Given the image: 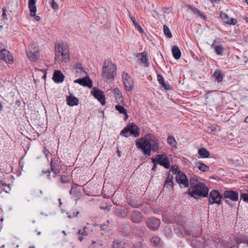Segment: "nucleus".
<instances>
[{"label": "nucleus", "mask_w": 248, "mask_h": 248, "mask_svg": "<svg viewBox=\"0 0 248 248\" xmlns=\"http://www.w3.org/2000/svg\"><path fill=\"white\" fill-rule=\"evenodd\" d=\"M136 145L145 155H150L151 151L155 153L159 151V140L152 134L146 135L144 139H137Z\"/></svg>", "instance_id": "nucleus-1"}, {"label": "nucleus", "mask_w": 248, "mask_h": 248, "mask_svg": "<svg viewBox=\"0 0 248 248\" xmlns=\"http://www.w3.org/2000/svg\"><path fill=\"white\" fill-rule=\"evenodd\" d=\"M186 218L183 217H180L174 227L175 232L183 237H186L187 239H190L191 236L194 238L200 237L201 234V230H199L197 232H195L194 230L189 232L186 229Z\"/></svg>", "instance_id": "nucleus-2"}, {"label": "nucleus", "mask_w": 248, "mask_h": 248, "mask_svg": "<svg viewBox=\"0 0 248 248\" xmlns=\"http://www.w3.org/2000/svg\"><path fill=\"white\" fill-rule=\"evenodd\" d=\"M55 60L58 62H67L70 58L69 49L68 45L60 43L55 45Z\"/></svg>", "instance_id": "nucleus-3"}, {"label": "nucleus", "mask_w": 248, "mask_h": 248, "mask_svg": "<svg viewBox=\"0 0 248 248\" xmlns=\"http://www.w3.org/2000/svg\"><path fill=\"white\" fill-rule=\"evenodd\" d=\"M116 66L111 61L105 60L103 63L102 76L108 79H112L116 75Z\"/></svg>", "instance_id": "nucleus-4"}, {"label": "nucleus", "mask_w": 248, "mask_h": 248, "mask_svg": "<svg viewBox=\"0 0 248 248\" xmlns=\"http://www.w3.org/2000/svg\"><path fill=\"white\" fill-rule=\"evenodd\" d=\"M192 191L189 190V193L191 197L198 199L199 197H206L208 195V189L203 184L198 183L193 186Z\"/></svg>", "instance_id": "nucleus-5"}, {"label": "nucleus", "mask_w": 248, "mask_h": 248, "mask_svg": "<svg viewBox=\"0 0 248 248\" xmlns=\"http://www.w3.org/2000/svg\"><path fill=\"white\" fill-rule=\"evenodd\" d=\"M27 56L30 61L35 62L39 58V48L37 44H30L26 50Z\"/></svg>", "instance_id": "nucleus-6"}, {"label": "nucleus", "mask_w": 248, "mask_h": 248, "mask_svg": "<svg viewBox=\"0 0 248 248\" xmlns=\"http://www.w3.org/2000/svg\"><path fill=\"white\" fill-rule=\"evenodd\" d=\"M153 163L163 166L165 169H169L170 167V162L167 156L164 154H158L155 156V158H152Z\"/></svg>", "instance_id": "nucleus-7"}, {"label": "nucleus", "mask_w": 248, "mask_h": 248, "mask_svg": "<svg viewBox=\"0 0 248 248\" xmlns=\"http://www.w3.org/2000/svg\"><path fill=\"white\" fill-rule=\"evenodd\" d=\"M222 196L219 191L216 190H212L209 194L208 201L209 204L216 203L220 205L221 203Z\"/></svg>", "instance_id": "nucleus-8"}, {"label": "nucleus", "mask_w": 248, "mask_h": 248, "mask_svg": "<svg viewBox=\"0 0 248 248\" xmlns=\"http://www.w3.org/2000/svg\"><path fill=\"white\" fill-rule=\"evenodd\" d=\"M160 220L155 217H149L146 221L147 227L152 231L157 230L160 226Z\"/></svg>", "instance_id": "nucleus-9"}, {"label": "nucleus", "mask_w": 248, "mask_h": 248, "mask_svg": "<svg viewBox=\"0 0 248 248\" xmlns=\"http://www.w3.org/2000/svg\"><path fill=\"white\" fill-rule=\"evenodd\" d=\"M91 93L102 105H104L105 104V96L103 92L101 90L97 88L96 87H94L92 90Z\"/></svg>", "instance_id": "nucleus-10"}, {"label": "nucleus", "mask_w": 248, "mask_h": 248, "mask_svg": "<svg viewBox=\"0 0 248 248\" xmlns=\"http://www.w3.org/2000/svg\"><path fill=\"white\" fill-rule=\"evenodd\" d=\"M123 79L125 88L127 91H131L134 87V81L127 73H124Z\"/></svg>", "instance_id": "nucleus-11"}, {"label": "nucleus", "mask_w": 248, "mask_h": 248, "mask_svg": "<svg viewBox=\"0 0 248 248\" xmlns=\"http://www.w3.org/2000/svg\"><path fill=\"white\" fill-rule=\"evenodd\" d=\"M175 178L176 182L179 184L181 186H183L185 188L189 186L188 179L185 173L181 172L180 171H178Z\"/></svg>", "instance_id": "nucleus-12"}, {"label": "nucleus", "mask_w": 248, "mask_h": 248, "mask_svg": "<svg viewBox=\"0 0 248 248\" xmlns=\"http://www.w3.org/2000/svg\"><path fill=\"white\" fill-rule=\"evenodd\" d=\"M0 60L8 63H12L14 62L13 56L9 51L4 48L0 49Z\"/></svg>", "instance_id": "nucleus-13"}, {"label": "nucleus", "mask_w": 248, "mask_h": 248, "mask_svg": "<svg viewBox=\"0 0 248 248\" xmlns=\"http://www.w3.org/2000/svg\"><path fill=\"white\" fill-rule=\"evenodd\" d=\"M37 0H29L28 7L30 9V16L34 17L36 21H40L41 18L39 16L36 15Z\"/></svg>", "instance_id": "nucleus-14"}, {"label": "nucleus", "mask_w": 248, "mask_h": 248, "mask_svg": "<svg viewBox=\"0 0 248 248\" xmlns=\"http://www.w3.org/2000/svg\"><path fill=\"white\" fill-rule=\"evenodd\" d=\"M204 240L205 241L203 248H217L218 242L211 236H204Z\"/></svg>", "instance_id": "nucleus-15"}, {"label": "nucleus", "mask_w": 248, "mask_h": 248, "mask_svg": "<svg viewBox=\"0 0 248 248\" xmlns=\"http://www.w3.org/2000/svg\"><path fill=\"white\" fill-rule=\"evenodd\" d=\"M62 170V165L58 158H53L50 163V170L54 173H59Z\"/></svg>", "instance_id": "nucleus-16"}, {"label": "nucleus", "mask_w": 248, "mask_h": 248, "mask_svg": "<svg viewBox=\"0 0 248 248\" xmlns=\"http://www.w3.org/2000/svg\"><path fill=\"white\" fill-rule=\"evenodd\" d=\"M136 56L140 61V64L143 65L144 67H147L150 65L148 61L147 53L146 52H142L141 53H138Z\"/></svg>", "instance_id": "nucleus-17"}, {"label": "nucleus", "mask_w": 248, "mask_h": 248, "mask_svg": "<svg viewBox=\"0 0 248 248\" xmlns=\"http://www.w3.org/2000/svg\"><path fill=\"white\" fill-rule=\"evenodd\" d=\"M220 245L222 248H237V246L235 236L230 238L227 240L222 241Z\"/></svg>", "instance_id": "nucleus-18"}, {"label": "nucleus", "mask_w": 248, "mask_h": 248, "mask_svg": "<svg viewBox=\"0 0 248 248\" xmlns=\"http://www.w3.org/2000/svg\"><path fill=\"white\" fill-rule=\"evenodd\" d=\"M74 82L76 83H78L83 86L88 87L90 88H92L93 86V82L88 76L82 78L76 79Z\"/></svg>", "instance_id": "nucleus-19"}, {"label": "nucleus", "mask_w": 248, "mask_h": 248, "mask_svg": "<svg viewBox=\"0 0 248 248\" xmlns=\"http://www.w3.org/2000/svg\"><path fill=\"white\" fill-rule=\"evenodd\" d=\"M127 126L131 135H132L135 138L140 136V129L136 124L132 123L129 124Z\"/></svg>", "instance_id": "nucleus-20"}, {"label": "nucleus", "mask_w": 248, "mask_h": 248, "mask_svg": "<svg viewBox=\"0 0 248 248\" xmlns=\"http://www.w3.org/2000/svg\"><path fill=\"white\" fill-rule=\"evenodd\" d=\"M225 198H229L233 201H237L238 200V192L233 190H226L224 192Z\"/></svg>", "instance_id": "nucleus-21"}, {"label": "nucleus", "mask_w": 248, "mask_h": 248, "mask_svg": "<svg viewBox=\"0 0 248 248\" xmlns=\"http://www.w3.org/2000/svg\"><path fill=\"white\" fill-rule=\"evenodd\" d=\"M131 220L135 223H139L141 222L143 216L142 214L138 211H134L130 216Z\"/></svg>", "instance_id": "nucleus-22"}, {"label": "nucleus", "mask_w": 248, "mask_h": 248, "mask_svg": "<svg viewBox=\"0 0 248 248\" xmlns=\"http://www.w3.org/2000/svg\"><path fill=\"white\" fill-rule=\"evenodd\" d=\"M220 17L225 23L233 25L237 23V20L236 19L233 18H230L228 15L224 12H221L220 13Z\"/></svg>", "instance_id": "nucleus-23"}, {"label": "nucleus", "mask_w": 248, "mask_h": 248, "mask_svg": "<svg viewBox=\"0 0 248 248\" xmlns=\"http://www.w3.org/2000/svg\"><path fill=\"white\" fill-rule=\"evenodd\" d=\"M64 76L59 70H55L52 77L56 83H61L64 80Z\"/></svg>", "instance_id": "nucleus-24"}, {"label": "nucleus", "mask_w": 248, "mask_h": 248, "mask_svg": "<svg viewBox=\"0 0 248 248\" xmlns=\"http://www.w3.org/2000/svg\"><path fill=\"white\" fill-rule=\"evenodd\" d=\"M173 175L169 174L164 184V188L168 190H170V188H173Z\"/></svg>", "instance_id": "nucleus-25"}, {"label": "nucleus", "mask_w": 248, "mask_h": 248, "mask_svg": "<svg viewBox=\"0 0 248 248\" xmlns=\"http://www.w3.org/2000/svg\"><path fill=\"white\" fill-rule=\"evenodd\" d=\"M198 154L199 155V156H198L199 158H208L209 157L210 155L209 152L205 148H201L199 149Z\"/></svg>", "instance_id": "nucleus-26"}, {"label": "nucleus", "mask_w": 248, "mask_h": 248, "mask_svg": "<svg viewBox=\"0 0 248 248\" xmlns=\"http://www.w3.org/2000/svg\"><path fill=\"white\" fill-rule=\"evenodd\" d=\"M235 239L237 244V248H239V244L240 243H246L248 244V236L240 235L238 236H235Z\"/></svg>", "instance_id": "nucleus-27"}, {"label": "nucleus", "mask_w": 248, "mask_h": 248, "mask_svg": "<svg viewBox=\"0 0 248 248\" xmlns=\"http://www.w3.org/2000/svg\"><path fill=\"white\" fill-rule=\"evenodd\" d=\"M151 242L154 246L157 248L161 247L163 244L161 239L157 236H153L151 239Z\"/></svg>", "instance_id": "nucleus-28"}, {"label": "nucleus", "mask_w": 248, "mask_h": 248, "mask_svg": "<svg viewBox=\"0 0 248 248\" xmlns=\"http://www.w3.org/2000/svg\"><path fill=\"white\" fill-rule=\"evenodd\" d=\"M66 101L67 104L72 107L78 105V99L75 96H68Z\"/></svg>", "instance_id": "nucleus-29"}, {"label": "nucleus", "mask_w": 248, "mask_h": 248, "mask_svg": "<svg viewBox=\"0 0 248 248\" xmlns=\"http://www.w3.org/2000/svg\"><path fill=\"white\" fill-rule=\"evenodd\" d=\"M173 56L175 59H178L181 55V52L179 47L176 46H173L171 49Z\"/></svg>", "instance_id": "nucleus-30"}, {"label": "nucleus", "mask_w": 248, "mask_h": 248, "mask_svg": "<svg viewBox=\"0 0 248 248\" xmlns=\"http://www.w3.org/2000/svg\"><path fill=\"white\" fill-rule=\"evenodd\" d=\"M213 76L216 78V80L218 82H221L223 80L224 75L222 74V72L220 70H216L214 72Z\"/></svg>", "instance_id": "nucleus-31"}, {"label": "nucleus", "mask_w": 248, "mask_h": 248, "mask_svg": "<svg viewBox=\"0 0 248 248\" xmlns=\"http://www.w3.org/2000/svg\"><path fill=\"white\" fill-rule=\"evenodd\" d=\"M189 9H190L192 12H193L195 14H197L198 16H201L203 20H206V17L204 14L200 11L198 9L193 7L191 5L188 6Z\"/></svg>", "instance_id": "nucleus-32"}, {"label": "nucleus", "mask_w": 248, "mask_h": 248, "mask_svg": "<svg viewBox=\"0 0 248 248\" xmlns=\"http://www.w3.org/2000/svg\"><path fill=\"white\" fill-rule=\"evenodd\" d=\"M157 80L159 83L161 84L165 90L170 89V85L165 83L163 77L160 74H157Z\"/></svg>", "instance_id": "nucleus-33"}, {"label": "nucleus", "mask_w": 248, "mask_h": 248, "mask_svg": "<svg viewBox=\"0 0 248 248\" xmlns=\"http://www.w3.org/2000/svg\"><path fill=\"white\" fill-rule=\"evenodd\" d=\"M191 246L193 248H203L202 243L195 239L191 240Z\"/></svg>", "instance_id": "nucleus-34"}, {"label": "nucleus", "mask_w": 248, "mask_h": 248, "mask_svg": "<svg viewBox=\"0 0 248 248\" xmlns=\"http://www.w3.org/2000/svg\"><path fill=\"white\" fill-rule=\"evenodd\" d=\"M196 166L200 170L203 172H206L209 170L208 166L200 161L197 162L196 163Z\"/></svg>", "instance_id": "nucleus-35"}, {"label": "nucleus", "mask_w": 248, "mask_h": 248, "mask_svg": "<svg viewBox=\"0 0 248 248\" xmlns=\"http://www.w3.org/2000/svg\"><path fill=\"white\" fill-rule=\"evenodd\" d=\"M87 229H88V228L86 227H84L82 230H78V234H79L82 235V236L79 235V237H78V239L80 241H82L84 239V237H83V236L87 235L88 233L87 232Z\"/></svg>", "instance_id": "nucleus-36"}, {"label": "nucleus", "mask_w": 248, "mask_h": 248, "mask_svg": "<svg viewBox=\"0 0 248 248\" xmlns=\"http://www.w3.org/2000/svg\"><path fill=\"white\" fill-rule=\"evenodd\" d=\"M128 214V211L126 208L118 209L116 211V215L122 217H126Z\"/></svg>", "instance_id": "nucleus-37"}, {"label": "nucleus", "mask_w": 248, "mask_h": 248, "mask_svg": "<svg viewBox=\"0 0 248 248\" xmlns=\"http://www.w3.org/2000/svg\"><path fill=\"white\" fill-rule=\"evenodd\" d=\"M167 141L171 147H176V141L172 136H169L167 139Z\"/></svg>", "instance_id": "nucleus-38"}, {"label": "nucleus", "mask_w": 248, "mask_h": 248, "mask_svg": "<svg viewBox=\"0 0 248 248\" xmlns=\"http://www.w3.org/2000/svg\"><path fill=\"white\" fill-rule=\"evenodd\" d=\"M129 205L134 208H139L141 205V203L138 201L131 200L128 202Z\"/></svg>", "instance_id": "nucleus-39"}, {"label": "nucleus", "mask_w": 248, "mask_h": 248, "mask_svg": "<svg viewBox=\"0 0 248 248\" xmlns=\"http://www.w3.org/2000/svg\"><path fill=\"white\" fill-rule=\"evenodd\" d=\"M163 29H164V34L166 36H167L168 38H171L172 37V34L171 33L168 27V26L166 25H164L163 26Z\"/></svg>", "instance_id": "nucleus-40"}, {"label": "nucleus", "mask_w": 248, "mask_h": 248, "mask_svg": "<svg viewBox=\"0 0 248 248\" xmlns=\"http://www.w3.org/2000/svg\"><path fill=\"white\" fill-rule=\"evenodd\" d=\"M125 243L123 242H115L113 243L112 248H125Z\"/></svg>", "instance_id": "nucleus-41"}, {"label": "nucleus", "mask_w": 248, "mask_h": 248, "mask_svg": "<svg viewBox=\"0 0 248 248\" xmlns=\"http://www.w3.org/2000/svg\"><path fill=\"white\" fill-rule=\"evenodd\" d=\"M129 129L127 128V126H126L123 129L121 132L120 135L122 136L125 137H128L130 135V132L129 131Z\"/></svg>", "instance_id": "nucleus-42"}, {"label": "nucleus", "mask_w": 248, "mask_h": 248, "mask_svg": "<svg viewBox=\"0 0 248 248\" xmlns=\"http://www.w3.org/2000/svg\"><path fill=\"white\" fill-rule=\"evenodd\" d=\"M132 248H148L146 245L143 244L141 241L133 244Z\"/></svg>", "instance_id": "nucleus-43"}, {"label": "nucleus", "mask_w": 248, "mask_h": 248, "mask_svg": "<svg viewBox=\"0 0 248 248\" xmlns=\"http://www.w3.org/2000/svg\"><path fill=\"white\" fill-rule=\"evenodd\" d=\"M70 177L67 175H63L61 176V182L62 184H65L70 181Z\"/></svg>", "instance_id": "nucleus-44"}, {"label": "nucleus", "mask_w": 248, "mask_h": 248, "mask_svg": "<svg viewBox=\"0 0 248 248\" xmlns=\"http://www.w3.org/2000/svg\"><path fill=\"white\" fill-rule=\"evenodd\" d=\"M113 93L116 96V98H118L119 99H122L123 97L122 95L121 92L118 88H115L113 90Z\"/></svg>", "instance_id": "nucleus-45"}, {"label": "nucleus", "mask_w": 248, "mask_h": 248, "mask_svg": "<svg viewBox=\"0 0 248 248\" xmlns=\"http://www.w3.org/2000/svg\"><path fill=\"white\" fill-rule=\"evenodd\" d=\"M115 108L121 114L125 113V111H127L123 106L121 105H116Z\"/></svg>", "instance_id": "nucleus-46"}, {"label": "nucleus", "mask_w": 248, "mask_h": 248, "mask_svg": "<svg viewBox=\"0 0 248 248\" xmlns=\"http://www.w3.org/2000/svg\"><path fill=\"white\" fill-rule=\"evenodd\" d=\"M215 50L216 53L218 55H222L223 47L222 46H217L215 47Z\"/></svg>", "instance_id": "nucleus-47"}, {"label": "nucleus", "mask_w": 248, "mask_h": 248, "mask_svg": "<svg viewBox=\"0 0 248 248\" xmlns=\"http://www.w3.org/2000/svg\"><path fill=\"white\" fill-rule=\"evenodd\" d=\"M240 200L246 202H248V193H242L240 195Z\"/></svg>", "instance_id": "nucleus-48"}, {"label": "nucleus", "mask_w": 248, "mask_h": 248, "mask_svg": "<svg viewBox=\"0 0 248 248\" xmlns=\"http://www.w3.org/2000/svg\"><path fill=\"white\" fill-rule=\"evenodd\" d=\"M51 6L52 8L55 11L59 9V5L58 3L55 1V0H52Z\"/></svg>", "instance_id": "nucleus-49"}, {"label": "nucleus", "mask_w": 248, "mask_h": 248, "mask_svg": "<svg viewBox=\"0 0 248 248\" xmlns=\"http://www.w3.org/2000/svg\"><path fill=\"white\" fill-rule=\"evenodd\" d=\"M76 68L79 70V71H78V72H81V73L85 72L84 70H83V68L82 67V65L81 63H77Z\"/></svg>", "instance_id": "nucleus-50"}, {"label": "nucleus", "mask_w": 248, "mask_h": 248, "mask_svg": "<svg viewBox=\"0 0 248 248\" xmlns=\"http://www.w3.org/2000/svg\"><path fill=\"white\" fill-rule=\"evenodd\" d=\"M178 170V168L177 166H173L171 167V168L170 169V171H171V172H172L173 174H177L179 171V170Z\"/></svg>", "instance_id": "nucleus-51"}, {"label": "nucleus", "mask_w": 248, "mask_h": 248, "mask_svg": "<svg viewBox=\"0 0 248 248\" xmlns=\"http://www.w3.org/2000/svg\"><path fill=\"white\" fill-rule=\"evenodd\" d=\"M197 181V179L196 178H192L190 180V185L191 188L193 187V186H194L196 182Z\"/></svg>", "instance_id": "nucleus-52"}, {"label": "nucleus", "mask_w": 248, "mask_h": 248, "mask_svg": "<svg viewBox=\"0 0 248 248\" xmlns=\"http://www.w3.org/2000/svg\"><path fill=\"white\" fill-rule=\"evenodd\" d=\"M52 171L50 170V169H48L46 170H43L42 171V174H46V173H48V175H47V176L48 177H49L50 176V173ZM50 178L49 177L48 179H50Z\"/></svg>", "instance_id": "nucleus-53"}, {"label": "nucleus", "mask_w": 248, "mask_h": 248, "mask_svg": "<svg viewBox=\"0 0 248 248\" xmlns=\"http://www.w3.org/2000/svg\"><path fill=\"white\" fill-rule=\"evenodd\" d=\"M135 28L139 31L140 33H143L144 30L142 28L138 23L135 26Z\"/></svg>", "instance_id": "nucleus-54"}, {"label": "nucleus", "mask_w": 248, "mask_h": 248, "mask_svg": "<svg viewBox=\"0 0 248 248\" xmlns=\"http://www.w3.org/2000/svg\"><path fill=\"white\" fill-rule=\"evenodd\" d=\"M6 9L5 8H2V16L3 17V18L7 19V15L6 14Z\"/></svg>", "instance_id": "nucleus-55"}, {"label": "nucleus", "mask_w": 248, "mask_h": 248, "mask_svg": "<svg viewBox=\"0 0 248 248\" xmlns=\"http://www.w3.org/2000/svg\"><path fill=\"white\" fill-rule=\"evenodd\" d=\"M138 228V227L136 228V229H137ZM139 230L140 232V233H139V234H144V231L145 230V229L144 227H139Z\"/></svg>", "instance_id": "nucleus-56"}, {"label": "nucleus", "mask_w": 248, "mask_h": 248, "mask_svg": "<svg viewBox=\"0 0 248 248\" xmlns=\"http://www.w3.org/2000/svg\"><path fill=\"white\" fill-rule=\"evenodd\" d=\"M129 15H130V17L132 22L133 23L134 26H135L136 24H138V23L136 22L135 17L131 16L130 15V14H129Z\"/></svg>", "instance_id": "nucleus-57"}, {"label": "nucleus", "mask_w": 248, "mask_h": 248, "mask_svg": "<svg viewBox=\"0 0 248 248\" xmlns=\"http://www.w3.org/2000/svg\"><path fill=\"white\" fill-rule=\"evenodd\" d=\"M90 248H98L97 247H96V242L95 241H93L92 244L91 246H90Z\"/></svg>", "instance_id": "nucleus-58"}, {"label": "nucleus", "mask_w": 248, "mask_h": 248, "mask_svg": "<svg viewBox=\"0 0 248 248\" xmlns=\"http://www.w3.org/2000/svg\"><path fill=\"white\" fill-rule=\"evenodd\" d=\"M79 214V212H74L73 213V216L71 215H68V217L69 218H71L73 217H77L78 215Z\"/></svg>", "instance_id": "nucleus-59"}, {"label": "nucleus", "mask_w": 248, "mask_h": 248, "mask_svg": "<svg viewBox=\"0 0 248 248\" xmlns=\"http://www.w3.org/2000/svg\"><path fill=\"white\" fill-rule=\"evenodd\" d=\"M44 154L46 155V157H47L48 155V154H49V152L46 150V149L45 148V150H44Z\"/></svg>", "instance_id": "nucleus-60"}, {"label": "nucleus", "mask_w": 248, "mask_h": 248, "mask_svg": "<svg viewBox=\"0 0 248 248\" xmlns=\"http://www.w3.org/2000/svg\"><path fill=\"white\" fill-rule=\"evenodd\" d=\"M154 163V166L152 168V170L153 171H155L156 169V164H157V163Z\"/></svg>", "instance_id": "nucleus-61"}, {"label": "nucleus", "mask_w": 248, "mask_h": 248, "mask_svg": "<svg viewBox=\"0 0 248 248\" xmlns=\"http://www.w3.org/2000/svg\"><path fill=\"white\" fill-rule=\"evenodd\" d=\"M124 120H126L128 119V115L127 114V111H125V113H124Z\"/></svg>", "instance_id": "nucleus-62"}, {"label": "nucleus", "mask_w": 248, "mask_h": 248, "mask_svg": "<svg viewBox=\"0 0 248 248\" xmlns=\"http://www.w3.org/2000/svg\"><path fill=\"white\" fill-rule=\"evenodd\" d=\"M76 186H77V185L73 186L71 187L72 190H74V189L76 188Z\"/></svg>", "instance_id": "nucleus-63"}, {"label": "nucleus", "mask_w": 248, "mask_h": 248, "mask_svg": "<svg viewBox=\"0 0 248 248\" xmlns=\"http://www.w3.org/2000/svg\"><path fill=\"white\" fill-rule=\"evenodd\" d=\"M245 122L246 123H248V116L245 118Z\"/></svg>", "instance_id": "nucleus-64"}]
</instances>
